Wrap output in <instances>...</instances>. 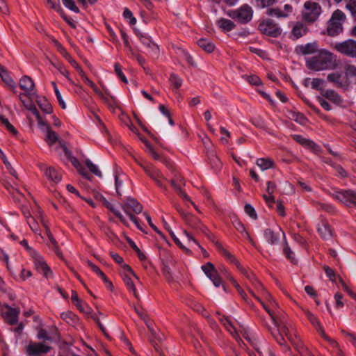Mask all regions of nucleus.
Here are the masks:
<instances>
[{
  "label": "nucleus",
  "mask_w": 356,
  "mask_h": 356,
  "mask_svg": "<svg viewBox=\"0 0 356 356\" xmlns=\"http://www.w3.org/2000/svg\"><path fill=\"white\" fill-rule=\"evenodd\" d=\"M307 66L315 71L334 69L337 66L336 56L326 49H321L317 55L307 60Z\"/></svg>",
  "instance_id": "obj_1"
},
{
  "label": "nucleus",
  "mask_w": 356,
  "mask_h": 356,
  "mask_svg": "<svg viewBox=\"0 0 356 356\" xmlns=\"http://www.w3.org/2000/svg\"><path fill=\"white\" fill-rule=\"evenodd\" d=\"M347 19L346 13L337 8L332 12L327 22L326 33L330 37L339 35L343 31V24Z\"/></svg>",
  "instance_id": "obj_2"
},
{
  "label": "nucleus",
  "mask_w": 356,
  "mask_h": 356,
  "mask_svg": "<svg viewBox=\"0 0 356 356\" xmlns=\"http://www.w3.org/2000/svg\"><path fill=\"white\" fill-rule=\"evenodd\" d=\"M21 245L29 252L32 257L34 262L35 269L40 273H42L44 277L47 279L52 277L53 273L50 267L47 265L42 256L39 254L36 250L33 249L29 245L28 241L25 239L20 242Z\"/></svg>",
  "instance_id": "obj_3"
},
{
  "label": "nucleus",
  "mask_w": 356,
  "mask_h": 356,
  "mask_svg": "<svg viewBox=\"0 0 356 356\" xmlns=\"http://www.w3.org/2000/svg\"><path fill=\"white\" fill-rule=\"evenodd\" d=\"M322 11L319 3L311 0L306 1L301 11L302 19L305 23L313 24L318 19Z\"/></svg>",
  "instance_id": "obj_4"
},
{
  "label": "nucleus",
  "mask_w": 356,
  "mask_h": 356,
  "mask_svg": "<svg viewBox=\"0 0 356 356\" xmlns=\"http://www.w3.org/2000/svg\"><path fill=\"white\" fill-rule=\"evenodd\" d=\"M122 208L136 227L141 231H143L142 227L138 222L137 217L130 212V211H132L136 213H140L143 211V206L136 200L128 197L126 200V202L122 204Z\"/></svg>",
  "instance_id": "obj_5"
},
{
  "label": "nucleus",
  "mask_w": 356,
  "mask_h": 356,
  "mask_svg": "<svg viewBox=\"0 0 356 356\" xmlns=\"http://www.w3.org/2000/svg\"><path fill=\"white\" fill-rule=\"evenodd\" d=\"M227 14L238 22L246 24L252 19L253 10L248 5H243L237 10L229 11Z\"/></svg>",
  "instance_id": "obj_6"
},
{
  "label": "nucleus",
  "mask_w": 356,
  "mask_h": 356,
  "mask_svg": "<svg viewBox=\"0 0 356 356\" xmlns=\"http://www.w3.org/2000/svg\"><path fill=\"white\" fill-rule=\"evenodd\" d=\"M264 238L267 243L275 246L280 244L282 240H285V234L279 227L268 228L264 232Z\"/></svg>",
  "instance_id": "obj_7"
},
{
  "label": "nucleus",
  "mask_w": 356,
  "mask_h": 356,
  "mask_svg": "<svg viewBox=\"0 0 356 356\" xmlns=\"http://www.w3.org/2000/svg\"><path fill=\"white\" fill-rule=\"evenodd\" d=\"M334 49L350 58H356V41L353 39L335 43Z\"/></svg>",
  "instance_id": "obj_8"
},
{
  "label": "nucleus",
  "mask_w": 356,
  "mask_h": 356,
  "mask_svg": "<svg viewBox=\"0 0 356 356\" xmlns=\"http://www.w3.org/2000/svg\"><path fill=\"white\" fill-rule=\"evenodd\" d=\"M40 222L44 227L46 234L49 240V244L48 245L49 248L54 251L56 254L61 259H63V254L60 251V249L58 246V242L54 237L52 233L51 232L50 228L48 226V221L44 219L42 212L39 209Z\"/></svg>",
  "instance_id": "obj_9"
},
{
  "label": "nucleus",
  "mask_w": 356,
  "mask_h": 356,
  "mask_svg": "<svg viewBox=\"0 0 356 356\" xmlns=\"http://www.w3.org/2000/svg\"><path fill=\"white\" fill-rule=\"evenodd\" d=\"M122 268L124 270L123 280L126 286L129 291L133 293L136 298L139 299V294L137 292L135 284L132 280V277H135L138 281H139V277L134 273L127 264H124Z\"/></svg>",
  "instance_id": "obj_10"
},
{
  "label": "nucleus",
  "mask_w": 356,
  "mask_h": 356,
  "mask_svg": "<svg viewBox=\"0 0 356 356\" xmlns=\"http://www.w3.org/2000/svg\"><path fill=\"white\" fill-rule=\"evenodd\" d=\"M25 97V95H19V100L22 103L23 106L35 117L40 128H42V125H47V122L41 116L32 100L26 99Z\"/></svg>",
  "instance_id": "obj_11"
},
{
  "label": "nucleus",
  "mask_w": 356,
  "mask_h": 356,
  "mask_svg": "<svg viewBox=\"0 0 356 356\" xmlns=\"http://www.w3.org/2000/svg\"><path fill=\"white\" fill-rule=\"evenodd\" d=\"M0 314L6 322L14 325L18 321L19 309H14L7 305L0 303Z\"/></svg>",
  "instance_id": "obj_12"
},
{
  "label": "nucleus",
  "mask_w": 356,
  "mask_h": 356,
  "mask_svg": "<svg viewBox=\"0 0 356 356\" xmlns=\"http://www.w3.org/2000/svg\"><path fill=\"white\" fill-rule=\"evenodd\" d=\"M260 31L269 36L277 37L282 33V29L270 20H266L259 25Z\"/></svg>",
  "instance_id": "obj_13"
},
{
  "label": "nucleus",
  "mask_w": 356,
  "mask_h": 356,
  "mask_svg": "<svg viewBox=\"0 0 356 356\" xmlns=\"http://www.w3.org/2000/svg\"><path fill=\"white\" fill-rule=\"evenodd\" d=\"M51 347L40 342H31L26 347V353L29 356H37L42 354H46L50 351Z\"/></svg>",
  "instance_id": "obj_14"
},
{
  "label": "nucleus",
  "mask_w": 356,
  "mask_h": 356,
  "mask_svg": "<svg viewBox=\"0 0 356 356\" xmlns=\"http://www.w3.org/2000/svg\"><path fill=\"white\" fill-rule=\"evenodd\" d=\"M20 88L24 91L19 95H25L26 99H31L33 93L32 92L35 88V83L33 80L29 76H24L21 78L19 82Z\"/></svg>",
  "instance_id": "obj_15"
},
{
  "label": "nucleus",
  "mask_w": 356,
  "mask_h": 356,
  "mask_svg": "<svg viewBox=\"0 0 356 356\" xmlns=\"http://www.w3.org/2000/svg\"><path fill=\"white\" fill-rule=\"evenodd\" d=\"M293 12V7L290 4H285L283 8H268L266 10V14L268 16L277 18L287 17Z\"/></svg>",
  "instance_id": "obj_16"
},
{
  "label": "nucleus",
  "mask_w": 356,
  "mask_h": 356,
  "mask_svg": "<svg viewBox=\"0 0 356 356\" xmlns=\"http://www.w3.org/2000/svg\"><path fill=\"white\" fill-rule=\"evenodd\" d=\"M333 197L348 206L356 203V193L353 191H337Z\"/></svg>",
  "instance_id": "obj_17"
},
{
  "label": "nucleus",
  "mask_w": 356,
  "mask_h": 356,
  "mask_svg": "<svg viewBox=\"0 0 356 356\" xmlns=\"http://www.w3.org/2000/svg\"><path fill=\"white\" fill-rule=\"evenodd\" d=\"M39 168L44 172L45 177L50 181L58 183L62 179L61 175L58 171L51 166H47L44 163L38 165Z\"/></svg>",
  "instance_id": "obj_18"
},
{
  "label": "nucleus",
  "mask_w": 356,
  "mask_h": 356,
  "mask_svg": "<svg viewBox=\"0 0 356 356\" xmlns=\"http://www.w3.org/2000/svg\"><path fill=\"white\" fill-rule=\"evenodd\" d=\"M202 269L216 286L218 287L222 284V280L218 273L211 262H207L205 265L202 266Z\"/></svg>",
  "instance_id": "obj_19"
},
{
  "label": "nucleus",
  "mask_w": 356,
  "mask_h": 356,
  "mask_svg": "<svg viewBox=\"0 0 356 356\" xmlns=\"http://www.w3.org/2000/svg\"><path fill=\"white\" fill-rule=\"evenodd\" d=\"M22 213L26 220V222L29 225L30 229L34 233L40 236L41 238H43L41 234V229L40 228L39 224L37 222V220L32 216L30 211L27 208L23 207Z\"/></svg>",
  "instance_id": "obj_20"
},
{
  "label": "nucleus",
  "mask_w": 356,
  "mask_h": 356,
  "mask_svg": "<svg viewBox=\"0 0 356 356\" xmlns=\"http://www.w3.org/2000/svg\"><path fill=\"white\" fill-rule=\"evenodd\" d=\"M307 32V27L303 22H296L293 24L291 38L293 40L298 39L305 35Z\"/></svg>",
  "instance_id": "obj_21"
},
{
  "label": "nucleus",
  "mask_w": 356,
  "mask_h": 356,
  "mask_svg": "<svg viewBox=\"0 0 356 356\" xmlns=\"http://www.w3.org/2000/svg\"><path fill=\"white\" fill-rule=\"evenodd\" d=\"M186 223L192 229L195 230L205 231V227L202 225L200 220L191 214L184 216Z\"/></svg>",
  "instance_id": "obj_22"
},
{
  "label": "nucleus",
  "mask_w": 356,
  "mask_h": 356,
  "mask_svg": "<svg viewBox=\"0 0 356 356\" xmlns=\"http://www.w3.org/2000/svg\"><path fill=\"white\" fill-rule=\"evenodd\" d=\"M328 81L334 83L339 88H347L349 85V82L343 81L342 79V74L339 72H332L327 75V77Z\"/></svg>",
  "instance_id": "obj_23"
},
{
  "label": "nucleus",
  "mask_w": 356,
  "mask_h": 356,
  "mask_svg": "<svg viewBox=\"0 0 356 356\" xmlns=\"http://www.w3.org/2000/svg\"><path fill=\"white\" fill-rule=\"evenodd\" d=\"M249 293L254 297L259 302H261V304L263 305L264 308L265 309V310L268 313V314L270 316L271 318L273 319V321H274L275 324L278 327V328L281 330V331H284L285 330V325H282L281 323H279L277 321V320L276 319L273 312L268 308V307H267L261 300V299L257 297L254 293L253 292V291L250 289H248Z\"/></svg>",
  "instance_id": "obj_24"
},
{
  "label": "nucleus",
  "mask_w": 356,
  "mask_h": 356,
  "mask_svg": "<svg viewBox=\"0 0 356 356\" xmlns=\"http://www.w3.org/2000/svg\"><path fill=\"white\" fill-rule=\"evenodd\" d=\"M318 232L324 239H329L332 235V231L330 225L327 221H321L318 227Z\"/></svg>",
  "instance_id": "obj_25"
},
{
  "label": "nucleus",
  "mask_w": 356,
  "mask_h": 356,
  "mask_svg": "<svg viewBox=\"0 0 356 356\" xmlns=\"http://www.w3.org/2000/svg\"><path fill=\"white\" fill-rule=\"evenodd\" d=\"M217 247L227 259H228L230 262L234 263L242 273H245V269L241 266V265L238 263L234 255L223 248L220 244H217Z\"/></svg>",
  "instance_id": "obj_26"
},
{
  "label": "nucleus",
  "mask_w": 356,
  "mask_h": 356,
  "mask_svg": "<svg viewBox=\"0 0 356 356\" xmlns=\"http://www.w3.org/2000/svg\"><path fill=\"white\" fill-rule=\"evenodd\" d=\"M321 95L335 104H341L343 102L341 97L333 90H322Z\"/></svg>",
  "instance_id": "obj_27"
},
{
  "label": "nucleus",
  "mask_w": 356,
  "mask_h": 356,
  "mask_svg": "<svg viewBox=\"0 0 356 356\" xmlns=\"http://www.w3.org/2000/svg\"><path fill=\"white\" fill-rule=\"evenodd\" d=\"M42 130L46 131V142L49 145H52L58 140V135L55 131L51 130L50 125L47 122V125H42L41 128Z\"/></svg>",
  "instance_id": "obj_28"
},
{
  "label": "nucleus",
  "mask_w": 356,
  "mask_h": 356,
  "mask_svg": "<svg viewBox=\"0 0 356 356\" xmlns=\"http://www.w3.org/2000/svg\"><path fill=\"white\" fill-rule=\"evenodd\" d=\"M293 138L298 143L302 145L303 146L312 149L314 151H318L319 149V147L317 145H316L313 141L306 139L300 135H293Z\"/></svg>",
  "instance_id": "obj_29"
},
{
  "label": "nucleus",
  "mask_w": 356,
  "mask_h": 356,
  "mask_svg": "<svg viewBox=\"0 0 356 356\" xmlns=\"http://www.w3.org/2000/svg\"><path fill=\"white\" fill-rule=\"evenodd\" d=\"M37 104L40 108L47 114H51L53 112V108L49 101L44 97H38Z\"/></svg>",
  "instance_id": "obj_30"
},
{
  "label": "nucleus",
  "mask_w": 356,
  "mask_h": 356,
  "mask_svg": "<svg viewBox=\"0 0 356 356\" xmlns=\"http://www.w3.org/2000/svg\"><path fill=\"white\" fill-rule=\"evenodd\" d=\"M257 165L261 170H266L275 167V162L270 158H259L256 161Z\"/></svg>",
  "instance_id": "obj_31"
},
{
  "label": "nucleus",
  "mask_w": 356,
  "mask_h": 356,
  "mask_svg": "<svg viewBox=\"0 0 356 356\" xmlns=\"http://www.w3.org/2000/svg\"><path fill=\"white\" fill-rule=\"evenodd\" d=\"M217 25L224 32H228L233 30L236 25L230 19L221 18L217 21Z\"/></svg>",
  "instance_id": "obj_32"
},
{
  "label": "nucleus",
  "mask_w": 356,
  "mask_h": 356,
  "mask_svg": "<svg viewBox=\"0 0 356 356\" xmlns=\"http://www.w3.org/2000/svg\"><path fill=\"white\" fill-rule=\"evenodd\" d=\"M83 81L89 85L94 90V92L106 104H109V99L97 87V86L86 75L82 78Z\"/></svg>",
  "instance_id": "obj_33"
},
{
  "label": "nucleus",
  "mask_w": 356,
  "mask_h": 356,
  "mask_svg": "<svg viewBox=\"0 0 356 356\" xmlns=\"http://www.w3.org/2000/svg\"><path fill=\"white\" fill-rule=\"evenodd\" d=\"M298 49L299 52L303 55L312 54L318 51V44L316 42L308 43L300 46Z\"/></svg>",
  "instance_id": "obj_34"
},
{
  "label": "nucleus",
  "mask_w": 356,
  "mask_h": 356,
  "mask_svg": "<svg viewBox=\"0 0 356 356\" xmlns=\"http://www.w3.org/2000/svg\"><path fill=\"white\" fill-rule=\"evenodd\" d=\"M0 76L3 81H4L14 91L16 88L15 83L4 67L0 68Z\"/></svg>",
  "instance_id": "obj_35"
},
{
  "label": "nucleus",
  "mask_w": 356,
  "mask_h": 356,
  "mask_svg": "<svg viewBox=\"0 0 356 356\" xmlns=\"http://www.w3.org/2000/svg\"><path fill=\"white\" fill-rule=\"evenodd\" d=\"M88 264L91 268V269L103 280L105 283L108 284V286L111 290H113V286L112 283L108 280L106 275L99 269V268L90 261H88Z\"/></svg>",
  "instance_id": "obj_36"
},
{
  "label": "nucleus",
  "mask_w": 356,
  "mask_h": 356,
  "mask_svg": "<svg viewBox=\"0 0 356 356\" xmlns=\"http://www.w3.org/2000/svg\"><path fill=\"white\" fill-rule=\"evenodd\" d=\"M219 320L223 324L225 328L231 333V334L234 338L237 339L238 335L233 323L227 317L220 318Z\"/></svg>",
  "instance_id": "obj_37"
},
{
  "label": "nucleus",
  "mask_w": 356,
  "mask_h": 356,
  "mask_svg": "<svg viewBox=\"0 0 356 356\" xmlns=\"http://www.w3.org/2000/svg\"><path fill=\"white\" fill-rule=\"evenodd\" d=\"M140 165L143 168V169L145 170L146 173L152 179H153L160 187H161L162 183H161V180L159 179L161 177H162V175H161V172L158 170H154V169L150 170L145 166H143L142 165Z\"/></svg>",
  "instance_id": "obj_38"
},
{
  "label": "nucleus",
  "mask_w": 356,
  "mask_h": 356,
  "mask_svg": "<svg viewBox=\"0 0 356 356\" xmlns=\"http://www.w3.org/2000/svg\"><path fill=\"white\" fill-rule=\"evenodd\" d=\"M198 45L207 53H211L215 49V45L209 40L202 38L197 41Z\"/></svg>",
  "instance_id": "obj_39"
},
{
  "label": "nucleus",
  "mask_w": 356,
  "mask_h": 356,
  "mask_svg": "<svg viewBox=\"0 0 356 356\" xmlns=\"http://www.w3.org/2000/svg\"><path fill=\"white\" fill-rule=\"evenodd\" d=\"M139 38L140 42L152 51H157L159 50V47L149 38L143 35V34H140Z\"/></svg>",
  "instance_id": "obj_40"
},
{
  "label": "nucleus",
  "mask_w": 356,
  "mask_h": 356,
  "mask_svg": "<svg viewBox=\"0 0 356 356\" xmlns=\"http://www.w3.org/2000/svg\"><path fill=\"white\" fill-rule=\"evenodd\" d=\"M234 227L239 232L243 234V236H245L252 244L254 245V243L252 238L250 236L249 233L246 231L244 225L241 222H236L234 225Z\"/></svg>",
  "instance_id": "obj_41"
},
{
  "label": "nucleus",
  "mask_w": 356,
  "mask_h": 356,
  "mask_svg": "<svg viewBox=\"0 0 356 356\" xmlns=\"http://www.w3.org/2000/svg\"><path fill=\"white\" fill-rule=\"evenodd\" d=\"M105 204L108 209H109L115 216L118 217L120 220L124 225L128 226V222L122 216V214L118 210H116L112 204H111L108 202H106Z\"/></svg>",
  "instance_id": "obj_42"
},
{
  "label": "nucleus",
  "mask_w": 356,
  "mask_h": 356,
  "mask_svg": "<svg viewBox=\"0 0 356 356\" xmlns=\"http://www.w3.org/2000/svg\"><path fill=\"white\" fill-rule=\"evenodd\" d=\"M345 8L353 18H356V0H346Z\"/></svg>",
  "instance_id": "obj_43"
},
{
  "label": "nucleus",
  "mask_w": 356,
  "mask_h": 356,
  "mask_svg": "<svg viewBox=\"0 0 356 356\" xmlns=\"http://www.w3.org/2000/svg\"><path fill=\"white\" fill-rule=\"evenodd\" d=\"M288 117L289 119L294 120L300 124H305L306 122V118L302 114L297 112H289Z\"/></svg>",
  "instance_id": "obj_44"
},
{
  "label": "nucleus",
  "mask_w": 356,
  "mask_h": 356,
  "mask_svg": "<svg viewBox=\"0 0 356 356\" xmlns=\"http://www.w3.org/2000/svg\"><path fill=\"white\" fill-rule=\"evenodd\" d=\"M344 73L346 79L354 78L356 79V66L346 65L344 68Z\"/></svg>",
  "instance_id": "obj_45"
},
{
  "label": "nucleus",
  "mask_w": 356,
  "mask_h": 356,
  "mask_svg": "<svg viewBox=\"0 0 356 356\" xmlns=\"http://www.w3.org/2000/svg\"><path fill=\"white\" fill-rule=\"evenodd\" d=\"M295 347L301 356H314L307 348H306L300 341L295 343Z\"/></svg>",
  "instance_id": "obj_46"
},
{
  "label": "nucleus",
  "mask_w": 356,
  "mask_h": 356,
  "mask_svg": "<svg viewBox=\"0 0 356 356\" xmlns=\"http://www.w3.org/2000/svg\"><path fill=\"white\" fill-rule=\"evenodd\" d=\"M74 305L77 307V309L81 312L86 314H90L92 313V309L87 304L83 302L82 300L76 302Z\"/></svg>",
  "instance_id": "obj_47"
},
{
  "label": "nucleus",
  "mask_w": 356,
  "mask_h": 356,
  "mask_svg": "<svg viewBox=\"0 0 356 356\" xmlns=\"http://www.w3.org/2000/svg\"><path fill=\"white\" fill-rule=\"evenodd\" d=\"M305 314L309 319V321L317 328V330L319 333H321V328H323L318 322V319L316 316L309 311H306Z\"/></svg>",
  "instance_id": "obj_48"
},
{
  "label": "nucleus",
  "mask_w": 356,
  "mask_h": 356,
  "mask_svg": "<svg viewBox=\"0 0 356 356\" xmlns=\"http://www.w3.org/2000/svg\"><path fill=\"white\" fill-rule=\"evenodd\" d=\"M169 81L176 89H179L182 85V79L174 73L170 74Z\"/></svg>",
  "instance_id": "obj_49"
},
{
  "label": "nucleus",
  "mask_w": 356,
  "mask_h": 356,
  "mask_svg": "<svg viewBox=\"0 0 356 356\" xmlns=\"http://www.w3.org/2000/svg\"><path fill=\"white\" fill-rule=\"evenodd\" d=\"M324 83H325V81L323 79H318V78H314L311 81V86L314 89L321 90V92L322 90H324L323 89Z\"/></svg>",
  "instance_id": "obj_50"
},
{
  "label": "nucleus",
  "mask_w": 356,
  "mask_h": 356,
  "mask_svg": "<svg viewBox=\"0 0 356 356\" xmlns=\"http://www.w3.org/2000/svg\"><path fill=\"white\" fill-rule=\"evenodd\" d=\"M211 167L216 170H218L221 168L222 163L220 159L215 155L214 153H212L211 157L209 158Z\"/></svg>",
  "instance_id": "obj_51"
},
{
  "label": "nucleus",
  "mask_w": 356,
  "mask_h": 356,
  "mask_svg": "<svg viewBox=\"0 0 356 356\" xmlns=\"http://www.w3.org/2000/svg\"><path fill=\"white\" fill-rule=\"evenodd\" d=\"M243 274L245 275L246 277L252 282L253 285L258 291H260L263 293L266 290L260 282L257 280L253 275L250 276L246 271L245 273Z\"/></svg>",
  "instance_id": "obj_52"
},
{
  "label": "nucleus",
  "mask_w": 356,
  "mask_h": 356,
  "mask_svg": "<svg viewBox=\"0 0 356 356\" xmlns=\"http://www.w3.org/2000/svg\"><path fill=\"white\" fill-rule=\"evenodd\" d=\"M47 4L51 7V8L57 11L60 14H63V10L62 9L59 0H47Z\"/></svg>",
  "instance_id": "obj_53"
},
{
  "label": "nucleus",
  "mask_w": 356,
  "mask_h": 356,
  "mask_svg": "<svg viewBox=\"0 0 356 356\" xmlns=\"http://www.w3.org/2000/svg\"><path fill=\"white\" fill-rule=\"evenodd\" d=\"M85 163H86V166L88 168V169L90 170V171L91 172H92L93 174H95V175H97L98 177H102V172L98 169V168L96 165L92 163L89 159H86Z\"/></svg>",
  "instance_id": "obj_54"
},
{
  "label": "nucleus",
  "mask_w": 356,
  "mask_h": 356,
  "mask_svg": "<svg viewBox=\"0 0 356 356\" xmlns=\"http://www.w3.org/2000/svg\"><path fill=\"white\" fill-rule=\"evenodd\" d=\"M0 121L3 124H4L8 130L10 131L14 135H16L17 134V130L15 129V127L9 122L8 120L6 118H4L2 115H0Z\"/></svg>",
  "instance_id": "obj_55"
},
{
  "label": "nucleus",
  "mask_w": 356,
  "mask_h": 356,
  "mask_svg": "<svg viewBox=\"0 0 356 356\" xmlns=\"http://www.w3.org/2000/svg\"><path fill=\"white\" fill-rule=\"evenodd\" d=\"M283 252L287 259L291 260V261H292V262H296L294 254H293V251L291 250V248L289 246V245L286 243L284 245Z\"/></svg>",
  "instance_id": "obj_56"
},
{
  "label": "nucleus",
  "mask_w": 356,
  "mask_h": 356,
  "mask_svg": "<svg viewBox=\"0 0 356 356\" xmlns=\"http://www.w3.org/2000/svg\"><path fill=\"white\" fill-rule=\"evenodd\" d=\"M3 162L6 165V169L10 172V174L13 176L15 178L18 179V174L17 171L14 169V168L12 166L10 163L8 161L7 158L3 159Z\"/></svg>",
  "instance_id": "obj_57"
},
{
  "label": "nucleus",
  "mask_w": 356,
  "mask_h": 356,
  "mask_svg": "<svg viewBox=\"0 0 356 356\" xmlns=\"http://www.w3.org/2000/svg\"><path fill=\"white\" fill-rule=\"evenodd\" d=\"M64 6L76 13H79V8L75 5L73 0H63Z\"/></svg>",
  "instance_id": "obj_58"
},
{
  "label": "nucleus",
  "mask_w": 356,
  "mask_h": 356,
  "mask_svg": "<svg viewBox=\"0 0 356 356\" xmlns=\"http://www.w3.org/2000/svg\"><path fill=\"white\" fill-rule=\"evenodd\" d=\"M244 209L245 211L248 215H249L250 217H251L253 219L257 218V213L252 205H250V204H246L245 205Z\"/></svg>",
  "instance_id": "obj_59"
},
{
  "label": "nucleus",
  "mask_w": 356,
  "mask_h": 356,
  "mask_svg": "<svg viewBox=\"0 0 356 356\" xmlns=\"http://www.w3.org/2000/svg\"><path fill=\"white\" fill-rule=\"evenodd\" d=\"M123 16L124 18L129 19V24L131 25L136 24V19L133 16L132 13L128 8L124 10Z\"/></svg>",
  "instance_id": "obj_60"
},
{
  "label": "nucleus",
  "mask_w": 356,
  "mask_h": 356,
  "mask_svg": "<svg viewBox=\"0 0 356 356\" xmlns=\"http://www.w3.org/2000/svg\"><path fill=\"white\" fill-rule=\"evenodd\" d=\"M56 67L58 70L60 74L64 75L69 80L70 83L73 84L74 83L72 79L70 77L68 71L65 68V67L63 65L58 64L57 65H56Z\"/></svg>",
  "instance_id": "obj_61"
},
{
  "label": "nucleus",
  "mask_w": 356,
  "mask_h": 356,
  "mask_svg": "<svg viewBox=\"0 0 356 356\" xmlns=\"http://www.w3.org/2000/svg\"><path fill=\"white\" fill-rule=\"evenodd\" d=\"M115 73L118 74V76L121 79V80L127 83L128 82L126 76L123 74L121 67L118 63H115L114 65Z\"/></svg>",
  "instance_id": "obj_62"
},
{
  "label": "nucleus",
  "mask_w": 356,
  "mask_h": 356,
  "mask_svg": "<svg viewBox=\"0 0 356 356\" xmlns=\"http://www.w3.org/2000/svg\"><path fill=\"white\" fill-rule=\"evenodd\" d=\"M321 336L325 339L326 340L327 342H329L330 343V345H332V346L334 347H338V343L331 339L330 337H329L325 333V331L323 328H321V333H320Z\"/></svg>",
  "instance_id": "obj_63"
},
{
  "label": "nucleus",
  "mask_w": 356,
  "mask_h": 356,
  "mask_svg": "<svg viewBox=\"0 0 356 356\" xmlns=\"http://www.w3.org/2000/svg\"><path fill=\"white\" fill-rule=\"evenodd\" d=\"M147 151V152L156 160L160 159L159 154L155 151L153 147L149 143H146Z\"/></svg>",
  "instance_id": "obj_64"
}]
</instances>
